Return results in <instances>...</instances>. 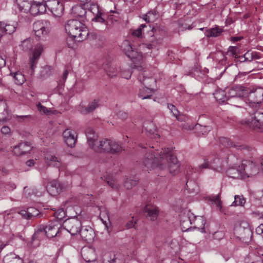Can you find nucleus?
I'll return each mask as SVG.
<instances>
[{
  "label": "nucleus",
  "instance_id": "37",
  "mask_svg": "<svg viewBox=\"0 0 263 263\" xmlns=\"http://www.w3.org/2000/svg\"><path fill=\"white\" fill-rule=\"evenodd\" d=\"M138 181L139 179L137 176H130L124 181V186L127 189H130L136 186Z\"/></svg>",
  "mask_w": 263,
  "mask_h": 263
},
{
  "label": "nucleus",
  "instance_id": "12",
  "mask_svg": "<svg viewBox=\"0 0 263 263\" xmlns=\"http://www.w3.org/2000/svg\"><path fill=\"white\" fill-rule=\"evenodd\" d=\"M193 217L194 214L189 211L181 215L180 227L182 231H187L192 228V222Z\"/></svg>",
  "mask_w": 263,
  "mask_h": 263
},
{
  "label": "nucleus",
  "instance_id": "62",
  "mask_svg": "<svg viewBox=\"0 0 263 263\" xmlns=\"http://www.w3.org/2000/svg\"><path fill=\"white\" fill-rule=\"evenodd\" d=\"M252 54V60L254 59H259L260 58V54L257 52H251Z\"/></svg>",
  "mask_w": 263,
  "mask_h": 263
},
{
  "label": "nucleus",
  "instance_id": "18",
  "mask_svg": "<svg viewBox=\"0 0 263 263\" xmlns=\"http://www.w3.org/2000/svg\"><path fill=\"white\" fill-rule=\"evenodd\" d=\"M31 150V146L27 142L21 141L13 148V154L17 156L29 153Z\"/></svg>",
  "mask_w": 263,
  "mask_h": 263
},
{
  "label": "nucleus",
  "instance_id": "21",
  "mask_svg": "<svg viewBox=\"0 0 263 263\" xmlns=\"http://www.w3.org/2000/svg\"><path fill=\"white\" fill-rule=\"evenodd\" d=\"M43 50V46L42 45L38 44L35 46L33 52L32 57L30 58L29 62L30 68L32 71H33L35 68L37 61Z\"/></svg>",
  "mask_w": 263,
  "mask_h": 263
},
{
  "label": "nucleus",
  "instance_id": "54",
  "mask_svg": "<svg viewBox=\"0 0 263 263\" xmlns=\"http://www.w3.org/2000/svg\"><path fill=\"white\" fill-rule=\"evenodd\" d=\"M132 73L129 70H121V76L122 78L128 79L130 78Z\"/></svg>",
  "mask_w": 263,
  "mask_h": 263
},
{
  "label": "nucleus",
  "instance_id": "3",
  "mask_svg": "<svg viewBox=\"0 0 263 263\" xmlns=\"http://www.w3.org/2000/svg\"><path fill=\"white\" fill-rule=\"evenodd\" d=\"M101 147H97V153H106L110 154H119L121 153L124 148L121 143L112 139L102 138L100 145Z\"/></svg>",
  "mask_w": 263,
  "mask_h": 263
},
{
  "label": "nucleus",
  "instance_id": "51",
  "mask_svg": "<svg viewBox=\"0 0 263 263\" xmlns=\"http://www.w3.org/2000/svg\"><path fill=\"white\" fill-rule=\"evenodd\" d=\"M107 184L114 189H118L119 184L118 183L116 179L111 178L106 181Z\"/></svg>",
  "mask_w": 263,
  "mask_h": 263
},
{
  "label": "nucleus",
  "instance_id": "39",
  "mask_svg": "<svg viewBox=\"0 0 263 263\" xmlns=\"http://www.w3.org/2000/svg\"><path fill=\"white\" fill-rule=\"evenodd\" d=\"M16 3L20 11L26 13L29 11L31 4L28 0H16Z\"/></svg>",
  "mask_w": 263,
  "mask_h": 263
},
{
  "label": "nucleus",
  "instance_id": "36",
  "mask_svg": "<svg viewBox=\"0 0 263 263\" xmlns=\"http://www.w3.org/2000/svg\"><path fill=\"white\" fill-rule=\"evenodd\" d=\"M81 236L84 240L90 241L94 237L93 230L91 228L85 229L81 232Z\"/></svg>",
  "mask_w": 263,
  "mask_h": 263
},
{
  "label": "nucleus",
  "instance_id": "7",
  "mask_svg": "<svg viewBox=\"0 0 263 263\" xmlns=\"http://www.w3.org/2000/svg\"><path fill=\"white\" fill-rule=\"evenodd\" d=\"M46 8L55 17L61 16L64 13L63 4L59 0H46Z\"/></svg>",
  "mask_w": 263,
  "mask_h": 263
},
{
  "label": "nucleus",
  "instance_id": "38",
  "mask_svg": "<svg viewBox=\"0 0 263 263\" xmlns=\"http://www.w3.org/2000/svg\"><path fill=\"white\" fill-rule=\"evenodd\" d=\"M216 100L219 103H223L228 100L225 91L222 89L216 90L213 93Z\"/></svg>",
  "mask_w": 263,
  "mask_h": 263
},
{
  "label": "nucleus",
  "instance_id": "13",
  "mask_svg": "<svg viewBox=\"0 0 263 263\" xmlns=\"http://www.w3.org/2000/svg\"><path fill=\"white\" fill-rule=\"evenodd\" d=\"M63 136L64 141L68 146L73 147L75 146L77 140V135L75 130L67 128L63 132Z\"/></svg>",
  "mask_w": 263,
  "mask_h": 263
},
{
  "label": "nucleus",
  "instance_id": "28",
  "mask_svg": "<svg viewBox=\"0 0 263 263\" xmlns=\"http://www.w3.org/2000/svg\"><path fill=\"white\" fill-rule=\"evenodd\" d=\"M98 106V101L96 100H94L93 101L90 102L87 106L83 105L80 106L79 111L83 115H86L93 111Z\"/></svg>",
  "mask_w": 263,
  "mask_h": 263
},
{
  "label": "nucleus",
  "instance_id": "52",
  "mask_svg": "<svg viewBox=\"0 0 263 263\" xmlns=\"http://www.w3.org/2000/svg\"><path fill=\"white\" fill-rule=\"evenodd\" d=\"M196 129H198L199 131L198 132L199 134H201L202 135H205L208 131L210 130V129L208 127L202 126L200 125H196Z\"/></svg>",
  "mask_w": 263,
  "mask_h": 263
},
{
  "label": "nucleus",
  "instance_id": "30",
  "mask_svg": "<svg viewBox=\"0 0 263 263\" xmlns=\"http://www.w3.org/2000/svg\"><path fill=\"white\" fill-rule=\"evenodd\" d=\"M16 26L14 24H6L0 22V31L3 34H12L15 30Z\"/></svg>",
  "mask_w": 263,
  "mask_h": 263
},
{
  "label": "nucleus",
  "instance_id": "43",
  "mask_svg": "<svg viewBox=\"0 0 263 263\" xmlns=\"http://www.w3.org/2000/svg\"><path fill=\"white\" fill-rule=\"evenodd\" d=\"M13 77L14 82L17 85H22L25 81L24 76L20 72H16L13 73Z\"/></svg>",
  "mask_w": 263,
  "mask_h": 263
},
{
  "label": "nucleus",
  "instance_id": "59",
  "mask_svg": "<svg viewBox=\"0 0 263 263\" xmlns=\"http://www.w3.org/2000/svg\"><path fill=\"white\" fill-rule=\"evenodd\" d=\"M241 59H247V61L251 62L252 61V54H251V52H247L245 54L243 57L241 58Z\"/></svg>",
  "mask_w": 263,
  "mask_h": 263
},
{
  "label": "nucleus",
  "instance_id": "57",
  "mask_svg": "<svg viewBox=\"0 0 263 263\" xmlns=\"http://www.w3.org/2000/svg\"><path fill=\"white\" fill-rule=\"evenodd\" d=\"M1 132L3 134H8L10 133V128L7 126H4L1 128Z\"/></svg>",
  "mask_w": 263,
  "mask_h": 263
},
{
  "label": "nucleus",
  "instance_id": "44",
  "mask_svg": "<svg viewBox=\"0 0 263 263\" xmlns=\"http://www.w3.org/2000/svg\"><path fill=\"white\" fill-rule=\"evenodd\" d=\"M246 202V200L242 196L235 195L234 196V201L232 203V206H243Z\"/></svg>",
  "mask_w": 263,
  "mask_h": 263
},
{
  "label": "nucleus",
  "instance_id": "31",
  "mask_svg": "<svg viewBox=\"0 0 263 263\" xmlns=\"http://www.w3.org/2000/svg\"><path fill=\"white\" fill-rule=\"evenodd\" d=\"M139 81L144 85V87L151 88L155 84L156 81L153 77H146L143 73L138 76Z\"/></svg>",
  "mask_w": 263,
  "mask_h": 263
},
{
  "label": "nucleus",
  "instance_id": "40",
  "mask_svg": "<svg viewBox=\"0 0 263 263\" xmlns=\"http://www.w3.org/2000/svg\"><path fill=\"white\" fill-rule=\"evenodd\" d=\"M104 69H105L107 74L110 78H111L116 77L118 73L117 67L114 64H110L109 65H107L106 67H104Z\"/></svg>",
  "mask_w": 263,
  "mask_h": 263
},
{
  "label": "nucleus",
  "instance_id": "61",
  "mask_svg": "<svg viewBox=\"0 0 263 263\" xmlns=\"http://www.w3.org/2000/svg\"><path fill=\"white\" fill-rule=\"evenodd\" d=\"M118 117L122 120H124L127 118V114L126 112L124 111H119L118 114Z\"/></svg>",
  "mask_w": 263,
  "mask_h": 263
},
{
  "label": "nucleus",
  "instance_id": "20",
  "mask_svg": "<svg viewBox=\"0 0 263 263\" xmlns=\"http://www.w3.org/2000/svg\"><path fill=\"white\" fill-rule=\"evenodd\" d=\"M245 94V88L242 86H236L229 89L228 101L231 102V98H237L240 99Z\"/></svg>",
  "mask_w": 263,
  "mask_h": 263
},
{
  "label": "nucleus",
  "instance_id": "8",
  "mask_svg": "<svg viewBox=\"0 0 263 263\" xmlns=\"http://www.w3.org/2000/svg\"><path fill=\"white\" fill-rule=\"evenodd\" d=\"M63 227L72 235H74L81 232L82 224L77 218H72L65 220Z\"/></svg>",
  "mask_w": 263,
  "mask_h": 263
},
{
  "label": "nucleus",
  "instance_id": "15",
  "mask_svg": "<svg viewBox=\"0 0 263 263\" xmlns=\"http://www.w3.org/2000/svg\"><path fill=\"white\" fill-rule=\"evenodd\" d=\"M45 161L49 166L59 168L62 164L61 158L57 156L53 153L48 152L45 154Z\"/></svg>",
  "mask_w": 263,
  "mask_h": 263
},
{
  "label": "nucleus",
  "instance_id": "35",
  "mask_svg": "<svg viewBox=\"0 0 263 263\" xmlns=\"http://www.w3.org/2000/svg\"><path fill=\"white\" fill-rule=\"evenodd\" d=\"M153 91L154 89L152 88L143 87L140 89L138 96L142 99H149L152 97Z\"/></svg>",
  "mask_w": 263,
  "mask_h": 263
},
{
  "label": "nucleus",
  "instance_id": "56",
  "mask_svg": "<svg viewBox=\"0 0 263 263\" xmlns=\"http://www.w3.org/2000/svg\"><path fill=\"white\" fill-rule=\"evenodd\" d=\"M37 107L38 110L41 112H43L44 114H46L47 112H48V109L44 106L42 105L40 103H39L37 105Z\"/></svg>",
  "mask_w": 263,
  "mask_h": 263
},
{
  "label": "nucleus",
  "instance_id": "33",
  "mask_svg": "<svg viewBox=\"0 0 263 263\" xmlns=\"http://www.w3.org/2000/svg\"><path fill=\"white\" fill-rule=\"evenodd\" d=\"M219 143L227 148L235 147L238 149H245V146L243 145H236L234 144L229 138L226 137L220 138Z\"/></svg>",
  "mask_w": 263,
  "mask_h": 263
},
{
  "label": "nucleus",
  "instance_id": "19",
  "mask_svg": "<svg viewBox=\"0 0 263 263\" xmlns=\"http://www.w3.org/2000/svg\"><path fill=\"white\" fill-rule=\"evenodd\" d=\"M64 189L65 186L64 185L55 180L49 182L47 186V191L52 196H55L62 192Z\"/></svg>",
  "mask_w": 263,
  "mask_h": 263
},
{
  "label": "nucleus",
  "instance_id": "46",
  "mask_svg": "<svg viewBox=\"0 0 263 263\" xmlns=\"http://www.w3.org/2000/svg\"><path fill=\"white\" fill-rule=\"evenodd\" d=\"M23 50L27 51L30 50L32 47V43L30 39L24 40L21 44Z\"/></svg>",
  "mask_w": 263,
  "mask_h": 263
},
{
  "label": "nucleus",
  "instance_id": "11",
  "mask_svg": "<svg viewBox=\"0 0 263 263\" xmlns=\"http://www.w3.org/2000/svg\"><path fill=\"white\" fill-rule=\"evenodd\" d=\"M121 48L125 54L131 59L138 60L139 61L142 60V52L135 50L129 41H124L122 44Z\"/></svg>",
  "mask_w": 263,
  "mask_h": 263
},
{
  "label": "nucleus",
  "instance_id": "2",
  "mask_svg": "<svg viewBox=\"0 0 263 263\" xmlns=\"http://www.w3.org/2000/svg\"><path fill=\"white\" fill-rule=\"evenodd\" d=\"M65 30L69 35L75 37L79 42L86 40L88 35V30L86 26L77 20H70L65 25Z\"/></svg>",
  "mask_w": 263,
  "mask_h": 263
},
{
  "label": "nucleus",
  "instance_id": "17",
  "mask_svg": "<svg viewBox=\"0 0 263 263\" xmlns=\"http://www.w3.org/2000/svg\"><path fill=\"white\" fill-rule=\"evenodd\" d=\"M48 23L47 21H37L33 24V31L36 37L40 38L48 32L49 29L46 26Z\"/></svg>",
  "mask_w": 263,
  "mask_h": 263
},
{
  "label": "nucleus",
  "instance_id": "50",
  "mask_svg": "<svg viewBox=\"0 0 263 263\" xmlns=\"http://www.w3.org/2000/svg\"><path fill=\"white\" fill-rule=\"evenodd\" d=\"M210 200L213 202V203L216 204V205L219 207V208H221V202L220 199V196L219 195H215V196H212L210 198Z\"/></svg>",
  "mask_w": 263,
  "mask_h": 263
},
{
  "label": "nucleus",
  "instance_id": "16",
  "mask_svg": "<svg viewBox=\"0 0 263 263\" xmlns=\"http://www.w3.org/2000/svg\"><path fill=\"white\" fill-rule=\"evenodd\" d=\"M46 11V2L33 1L31 4L29 12L32 15H37L45 13Z\"/></svg>",
  "mask_w": 263,
  "mask_h": 263
},
{
  "label": "nucleus",
  "instance_id": "48",
  "mask_svg": "<svg viewBox=\"0 0 263 263\" xmlns=\"http://www.w3.org/2000/svg\"><path fill=\"white\" fill-rule=\"evenodd\" d=\"M78 42L77 41L73 36H72L71 35H69L66 41V43L67 44V46L69 48L73 49L76 46L77 44L76 42Z\"/></svg>",
  "mask_w": 263,
  "mask_h": 263
},
{
  "label": "nucleus",
  "instance_id": "45",
  "mask_svg": "<svg viewBox=\"0 0 263 263\" xmlns=\"http://www.w3.org/2000/svg\"><path fill=\"white\" fill-rule=\"evenodd\" d=\"M106 18V14L98 11V13L96 14V16L94 18H93L92 20L101 23H105Z\"/></svg>",
  "mask_w": 263,
  "mask_h": 263
},
{
  "label": "nucleus",
  "instance_id": "34",
  "mask_svg": "<svg viewBox=\"0 0 263 263\" xmlns=\"http://www.w3.org/2000/svg\"><path fill=\"white\" fill-rule=\"evenodd\" d=\"M4 263H23V261L18 255L11 253L6 255L4 258Z\"/></svg>",
  "mask_w": 263,
  "mask_h": 263
},
{
  "label": "nucleus",
  "instance_id": "47",
  "mask_svg": "<svg viewBox=\"0 0 263 263\" xmlns=\"http://www.w3.org/2000/svg\"><path fill=\"white\" fill-rule=\"evenodd\" d=\"M145 27V24H141L138 29L133 31L132 35L135 37L141 38L142 37V30Z\"/></svg>",
  "mask_w": 263,
  "mask_h": 263
},
{
  "label": "nucleus",
  "instance_id": "41",
  "mask_svg": "<svg viewBox=\"0 0 263 263\" xmlns=\"http://www.w3.org/2000/svg\"><path fill=\"white\" fill-rule=\"evenodd\" d=\"M158 14L156 11H150L145 14L143 19L147 23L154 22L156 20Z\"/></svg>",
  "mask_w": 263,
  "mask_h": 263
},
{
  "label": "nucleus",
  "instance_id": "6",
  "mask_svg": "<svg viewBox=\"0 0 263 263\" xmlns=\"http://www.w3.org/2000/svg\"><path fill=\"white\" fill-rule=\"evenodd\" d=\"M244 122L253 129L263 128V112L259 111L255 112L250 118L246 120Z\"/></svg>",
  "mask_w": 263,
  "mask_h": 263
},
{
  "label": "nucleus",
  "instance_id": "64",
  "mask_svg": "<svg viewBox=\"0 0 263 263\" xmlns=\"http://www.w3.org/2000/svg\"><path fill=\"white\" fill-rule=\"evenodd\" d=\"M192 184H193L192 181H187L186 183V189L188 190L189 191H195L194 188H191Z\"/></svg>",
  "mask_w": 263,
  "mask_h": 263
},
{
  "label": "nucleus",
  "instance_id": "63",
  "mask_svg": "<svg viewBox=\"0 0 263 263\" xmlns=\"http://www.w3.org/2000/svg\"><path fill=\"white\" fill-rule=\"evenodd\" d=\"M256 233L259 234H263V224H260L256 229Z\"/></svg>",
  "mask_w": 263,
  "mask_h": 263
},
{
  "label": "nucleus",
  "instance_id": "26",
  "mask_svg": "<svg viewBox=\"0 0 263 263\" xmlns=\"http://www.w3.org/2000/svg\"><path fill=\"white\" fill-rule=\"evenodd\" d=\"M18 213L26 219H32L40 215L39 210L33 207H30L27 210H21Z\"/></svg>",
  "mask_w": 263,
  "mask_h": 263
},
{
  "label": "nucleus",
  "instance_id": "4",
  "mask_svg": "<svg viewBox=\"0 0 263 263\" xmlns=\"http://www.w3.org/2000/svg\"><path fill=\"white\" fill-rule=\"evenodd\" d=\"M60 227L57 221L52 222L46 227L41 226L32 236V241L38 239L41 235L45 234L48 238H53L59 233Z\"/></svg>",
  "mask_w": 263,
  "mask_h": 263
},
{
  "label": "nucleus",
  "instance_id": "5",
  "mask_svg": "<svg viewBox=\"0 0 263 263\" xmlns=\"http://www.w3.org/2000/svg\"><path fill=\"white\" fill-rule=\"evenodd\" d=\"M240 168L242 171L243 178L255 176L260 171L259 166L255 162L247 160L242 161Z\"/></svg>",
  "mask_w": 263,
  "mask_h": 263
},
{
  "label": "nucleus",
  "instance_id": "55",
  "mask_svg": "<svg viewBox=\"0 0 263 263\" xmlns=\"http://www.w3.org/2000/svg\"><path fill=\"white\" fill-rule=\"evenodd\" d=\"M236 48L235 47L231 46L229 47L228 51L226 53L227 55L233 57L236 54Z\"/></svg>",
  "mask_w": 263,
  "mask_h": 263
},
{
  "label": "nucleus",
  "instance_id": "23",
  "mask_svg": "<svg viewBox=\"0 0 263 263\" xmlns=\"http://www.w3.org/2000/svg\"><path fill=\"white\" fill-rule=\"evenodd\" d=\"M81 255L86 262H92L96 260L95 250L92 248H83L81 250Z\"/></svg>",
  "mask_w": 263,
  "mask_h": 263
},
{
  "label": "nucleus",
  "instance_id": "22",
  "mask_svg": "<svg viewBox=\"0 0 263 263\" xmlns=\"http://www.w3.org/2000/svg\"><path fill=\"white\" fill-rule=\"evenodd\" d=\"M249 99L253 103H261L263 101V88H258L252 91L249 95Z\"/></svg>",
  "mask_w": 263,
  "mask_h": 263
},
{
  "label": "nucleus",
  "instance_id": "53",
  "mask_svg": "<svg viewBox=\"0 0 263 263\" xmlns=\"http://www.w3.org/2000/svg\"><path fill=\"white\" fill-rule=\"evenodd\" d=\"M14 118L18 122H22L26 120H29L31 118L30 115L18 116L15 115Z\"/></svg>",
  "mask_w": 263,
  "mask_h": 263
},
{
  "label": "nucleus",
  "instance_id": "42",
  "mask_svg": "<svg viewBox=\"0 0 263 263\" xmlns=\"http://www.w3.org/2000/svg\"><path fill=\"white\" fill-rule=\"evenodd\" d=\"M222 31V29L219 27H216L209 29L206 31V35L208 37H217L220 35Z\"/></svg>",
  "mask_w": 263,
  "mask_h": 263
},
{
  "label": "nucleus",
  "instance_id": "24",
  "mask_svg": "<svg viewBox=\"0 0 263 263\" xmlns=\"http://www.w3.org/2000/svg\"><path fill=\"white\" fill-rule=\"evenodd\" d=\"M144 213L146 217L152 221L157 219L159 214L158 208L154 205H147L144 208Z\"/></svg>",
  "mask_w": 263,
  "mask_h": 263
},
{
  "label": "nucleus",
  "instance_id": "1",
  "mask_svg": "<svg viewBox=\"0 0 263 263\" xmlns=\"http://www.w3.org/2000/svg\"><path fill=\"white\" fill-rule=\"evenodd\" d=\"M143 163L147 171L159 166L161 170L168 168L171 174L178 172L180 166L176 157L168 148L162 149L160 152L150 149L145 154Z\"/></svg>",
  "mask_w": 263,
  "mask_h": 263
},
{
  "label": "nucleus",
  "instance_id": "49",
  "mask_svg": "<svg viewBox=\"0 0 263 263\" xmlns=\"http://www.w3.org/2000/svg\"><path fill=\"white\" fill-rule=\"evenodd\" d=\"M167 108L171 110L173 115L176 118L177 120H179V111L175 106L172 104H168Z\"/></svg>",
  "mask_w": 263,
  "mask_h": 263
},
{
  "label": "nucleus",
  "instance_id": "9",
  "mask_svg": "<svg viewBox=\"0 0 263 263\" xmlns=\"http://www.w3.org/2000/svg\"><path fill=\"white\" fill-rule=\"evenodd\" d=\"M222 160L218 158L209 156L204 160L202 164L199 166L200 169L209 168L219 171L222 167Z\"/></svg>",
  "mask_w": 263,
  "mask_h": 263
},
{
  "label": "nucleus",
  "instance_id": "25",
  "mask_svg": "<svg viewBox=\"0 0 263 263\" xmlns=\"http://www.w3.org/2000/svg\"><path fill=\"white\" fill-rule=\"evenodd\" d=\"M205 220L202 216H195L192 222V226L193 229H197L202 233H205Z\"/></svg>",
  "mask_w": 263,
  "mask_h": 263
},
{
  "label": "nucleus",
  "instance_id": "32",
  "mask_svg": "<svg viewBox=\"0 0 263 263\" xmlns=\"http://www.w3.org/2000/svg\"><path fill=\"white\" fill-rule=\"evenodd\" d=\"M71 13L76 17L83 18L85 16L86 10L81 5H76L72 7Z\"/></svg>",
  "mask_w": 263,
  "mask_h": 263
},
{
  "label": "nucleus",
  "instance_id": "58",
  "mask_svg": "<svg viewBox=\"0 0 263 263\" xmlns=\"http://www.w3.org/2000/svg\"><path fill=\"white\" fill-rule=\"evenodd\" d=\"M68 74V70L67 69L65 70L63 73L62 80L60 81V83L61 84H62L63 83H64L66 80L67 79Z\"/></svg>",
  "mask_w": 263,
  "mask_h": 263
},
{
  "label": "nucleus",
  "instance_id": "60",
  "mask_svg": "<svg viewBox=\"0 0 263 263\" xmlns=\"http://www.w3.org/2000/svg\"><path fill=\"white\" fill-rule=\"evenodd\" d=\"M140 50L144 49L145 48H147L149 50L153 48V45L151 44H142L139 45Z\"/></svg>",
  "mask_w": 263,
  "mask_h": 263
},
{
  "label": "nucleus",
  "instance_id": "27",
  "mask_svg": "<svg viewBox=\"0 0 263 263\" xmlns=\"http://www.w3.org/2000/svg\"><path fill=\"white\" fill-rule=\"evenodd\" d=\"M147 136L156 138L158 135L156 133V127L155 124L151 121H146L143 124V130Z\"/></svg>",
  "mask_w": 263,
  "mask_h": 263
},
{
  "label": "nucleus",
  "instance_id": "14",
  "mask_svg": "<svg viewBox=\"0 0 263 263\" xmlns=\"http://www.w3.org/2000/svg\"><path fill=\"white\" fill-rule=\"evenodd\" d=\"M234 234L242 241L247 242L251 239L252 231L249 228L236 227L234 229Z\"/></svg>",
  "mask_w": 263,
  "mask_h": 263
},
{
  "label": "nucleus",
  "instance_id": "10",
  "mask_svg": "<svg viewBox=\"0 0 263 263\" xmlns=\"http://www.w3.org/2000/svg\"><path fill=\"white\" fill-rule=\"evenodd\" d=\"M85 134L89 147L95 152L97 153L96 148L97 147H101L100 145L102 141V139H99L98 134L91 128H87L85 131Z\"/></svg>",
  "mask_w": 263,
  "mask_h": 263
},
{
  "label": "nucleus",
  "instance_id": "29",
  "mask_svg": "<svg viewBox=\"0 0 263 263\" xmlns=\"http://www.w3.org/2000/svg\"><path fill=\"white\" fill-rule=\"evenodd\" d=\"M227 175L234 179H243L242 169L240 168V165L238 167H231L227 171Z\"/></svg>",
  "mask_w": 263,
  "mask_h": 263
}]
</instances>
